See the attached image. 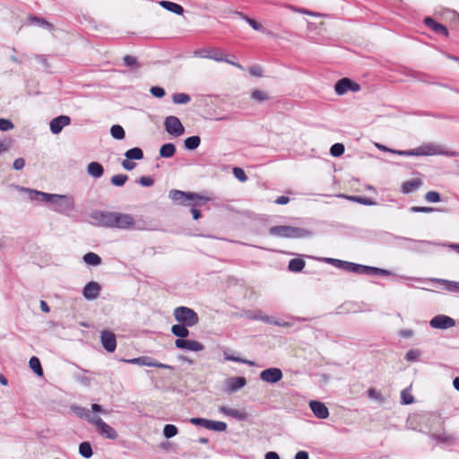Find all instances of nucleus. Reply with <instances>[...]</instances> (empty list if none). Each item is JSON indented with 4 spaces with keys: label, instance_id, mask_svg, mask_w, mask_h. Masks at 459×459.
I'll use <instances>...</instances> for the list:
<instances>
[{
    "label": "nucleus",
    "instance_id": "obj_1",
    "mask_svg": "<svg viewBox=\"0 0 459 459\" xmlns=\"http://www.w3.org/2000/svg\"><path fill=\"white\" fill-rule=\"evenodd\" d=\"M92 224L107 229L122 230H150L143 221H136L133 215L118 212L93 210L90 213Z\"/></svg>",
    "mask_w": 459,
    "mask_h": 459
},
{
    "label": "nucleus",
    "instance_id": "obj_2",
    "mask_svg": "<svg viewBox=\"0 0 459 459\" xmlns=\"http://www.w3.org/2000/svg\"><path fill=\"white\" fill-rule=\"evenodd\" d=\"M269 234L283 238H306L313 235L308 230L289 225L273 226L269 229Z\"/></svg>",
    "mask_w": 459,
    "mask_h": 459
},
{
    "label": "nucleus",
    "instance_id": "obj_3",
    "mask_svg": "<svg viewBox=\"0 0 459 459\" xmlns=\"http://www.w3.org/2000/svg\"><path fill=\"white\" fill-rule=\"evenodd\" d=\"M175 319L180 323L188 325L189 327H193L196 325L199 322V316L197 313L187 307H178L174 309L173 312Z\"/></svg>",
    "mask_w": 459,
    "mask_h": 459
},
{
    "label": "nucleus",
    "instance_id": "obj_4",
    "mask_svg": "<svg viewBox=\"0 0 459 459\" xmlns=\"http://www.w3.org/2000/svg\"><path fill=\"white\" fill-rule=\"evenodd\" d=\"M442 146L436 143H426L418 148L403 151V156H432L444 154Z\"/></svg>",
    "mask_w": 459,
    "mask_h": 459
},
{
    "label": "nucleus",
    "instance_id": "obj_5",
    "mask_svg": "<svg viewBox=\"0 0 459 459\" xmlns=\"http://www.w3.org/2000/svg\"><path fill=\"white\" fill-rule=\"evenodd\" d=\"M57 199H54L51 203V209L58 213H67L74 210V198L67 195H57Z\"/></svg>",
    "mask_w": 459,
    "mask_h": 459
},
{
    "label": "nucleus",
    "instance_id": "obj_6",
    "mask_svg": "<svg viewBox=\"0 0 459 459\" xmlns=\"http://www.w3.org/2000/svg\"><path fill=\"white\" fill-rule=\"evenodd\" d=\"M169 197L173 200L174 202L179 203V204H185L186 201L191 200H198L201 203L199 204H205L209 201L208 197L200 195L195 193L191 192H184L181 190L172 189L169 193Z\"/></svg>",
    "mask_w": 459,
    "mask_h": 459
},
{
    "label": "nucleus",
    "instance_id": "obj_7",
    "mask_svg": "<svg viewBox=\"0 0 459 459\" xmlns=\"http://www.w3.org/2000/svg\"><path fill=\"white\" fill-rule=\"evenodd\" d=\"M122 362L128 363V364H134L139 366H147V367H154L159 368H168V369H173L174 368L170 365L164 364L161 362L156 361L153 358L149 356H141L134 359H119Z\"/></svg>",
    "mask_w": 459,
    "mask_h": 459
},
{
    "label": "nucleus",
    "instance_id": "obj_8",
    "mask_svg": "<svg viewBox=\"0 0 459 459\" xmlns=\"http://www.w3.org/2000/svg\"><path fill=\"white\" fill-rule=\"evenodd\" d=\"M91 424L96 428L97 432L102 437L111 440H115L117 438L118 434L117 430L108 424H107L100 417L98 416L97 419L91 420Z\"/></svg>",
    "mask_w": 459,
    "mask_h": 459
},
{
    "label": "nucleus",
    "instance_id": "obj_9",
    "mask_svg": "<svg viewBox=\"0 0 459 459\" xmlns=\"http://www.w3.org/2000/svg\"><path fill=\"white\" fill-rule=\"evenodd\" d=\"M360 90V85L350 78L344 77L338 80L334 84L335 93L339 96L346 94L348 91L357 92Z\"/></svg>",
    "mask_w": 459,
    "mask_h": 459
},
{
    "label": "nucleus",
    "instance_id": "obj_10",
    "mask_svg": "<svg viewBox=\"0 0 459 459\" xmlns=\"http://www.w3.org/2000/svg\"><path fill=\"white\" fill-rule=\"evenodd\" d=\"M164 126L168 134L175 136H180L185 132L181 121L175 116L167 117L164 121Z\"/></svg>",
    "mask_w": 459,
    "mask_h": 459
},
{
    "label": "nucleus",
    "instance_id": "obj_11",
    "mask_svg": "<svg viewBox=\"0 0 459 459\" xmlns=\"http://www.w3.org/2000/svg\"><path fill=\"white\" fill-rule=\"evenodd\" d=\"M354 273L368 276H386L390 272L382 268L355 264Z\"/></svg>",
    "mask_w": 459,
    "mask_h": 459
},
{
    "label": "nucleus",
    "instance_id": "obj_12",
    "mask_svg": "<svg viewBox=\"0 0 459 459\" xmlns=\"http://www.w3.org/2000/svg\"><path fill=\"white\" fill-rule=\"evenodd\" d=\"M455 320L446 315H437L430 321L429 325L434 329L446 330L455 325Z\"/></svg>",
    "mask_w": 459,
    "mask_h": 459
},
{
    "label": "nucleus",
    "instance_id": "obj_13",
    "mask_svg": "<svg viewBox=\"0 0 459 459\" xmlns=\"http://www.w3.org/2000/svg\"><path fill=\"white\" fill-rule=\"evenodd\" d=\"M259 377L262 381L269 384H276L283 377L282 371L279 368H269L264 369Z\"/></svg>",
    "mask_w": 459,
    "mask_h": 459
},
{
    "label": "nucleus",
    "instance_id": "obj_14",
    "mask_svg": "<svg viewBox=\"0 0 459 459\" xmlns=\"http://www.w3.org/2000/svg\"><path fill=\"white\" fill-rule=\"evenodd\" d=\"M71 117L66 115H60L53 118L49 123L50 131L53 134H58L65 126L71 124Z\"/></svg>",
    "mask_w": 459,
    "mask_h": 459
},
{
    "label": "nucleus",
    "instance_id": "obj_15",
    "mask_svg": "<svg viewBox=\"0 0 459 459\" xmlns=\"http://www.w3.org/2000/svg\"><path fill=\"white\" fill-rule=\"evenodd\" d=\"M403 241L408 243L407 248L420 253H427L431 246L435 244L427 240H413L411 238H403Z\"/></svg>",
    "mask_w": 459,
    "mask_h": 459
},
{
    "label": "nucleus",
    "instance_id": "obj_16",
    "mask_svg": "<svg viewBox=\"0 0 459 459\" xmlns=\"http://www.w3.org/2000/svg\"><path fill=\"white\" fill-rule=\"evenodd\" d=\"M100 342L108 352L115 351L117 348V338L114 333L104 330L100 333Z\"/></svg>",
    "mask_w": 459,
    "mask_h": 459
},
{
    "label": "nucleus",
    "instance_id": "obj_17",
    "mask_svg": "<svg viewBox=\"0 0 459 459\" xmlns=\"http://www.w3.org/2000/svg\"><path fill=\"white\" fill-rule=\"evenodd\" d=\"M176 348L184 351H201L204 349V346L195 340L187 339H177L175 341Z\"/></svg>",
    "mask_w": 459,
    "mask_h": 459
},
{
    "label": "nucleus",
    "instance_id": "obj_18",
    "mask_svg": "<svg viewBox=\"0 0 459 459\" xmlns=\"http://www.w3.org/2000/svg\"><path fill=\"white\" fill-rule=\"evenodd\" d=\"M100 290L101 287L100 283L97 281H90L84 286L82 295L87 300H93L100 296Z\"/></svg>",
    "mask_w": 459,
    "mask_h": 459
},
{
    "label": "nucleus",
    "instance_id": "obj_19",
    "mask_svg": "<svg viewBox=\"0 0 459 459\" xmlns=\"http://www.w3.org/2000/svg\"><path fill=\"white\" fill-rule=\"evenodd\" d=\"M309 407L316 418L325 420L329 417V410L324 403L319 401H310Z\"/></svg>",
    "mask_w": 459,
    "mask_h": 459
},
{
    "label": "nucleus",
    "instance_id": "obj_20",
    "mask_svg": "<svg viewBox=\"0 0 459 459\" xmlns=\"http://www.w3.org/2000/svg\"><path fill=\"white\" fill-rule=\"evenodd\" d=\"M247 379L244 377H231L226 380V391L235 393L246 386Z\"/></svg>",
    "mask_w": 459,
    "mask_h": 459
},
{
    "label": "nucleus",
    "instance_id": "obj_21",
    "mask_svg": "<svg viewBox=\"0 0 459 459\" xmlns=\"http://www.w3.org/2000/svg\"><path fill=\"white\" fill-rule=\"evenodd\" d=\"M424 24L438 35L447 37L449 34L448 30L445 25L437 22L431 17H426L424 19Z\"/></svg>",
    "mask_w": 459,
    "mask_h": 459
},
{
    "label": "nucleus",
    "instance_id": "obj_22",
    "mask_svg": "<svg viewBox=\"0 0 459 459\" xmlns=\"http://www.w3.org/2000/svg\"><path fill=\"white\" fill-rule=\"evenodd\" d=\"M220 412L230 416L234 419H237L238 420H245L247 418V414L245 411H241L237 409L228 408L226 406H221L219 408Z\"/></svg>",
    "mask_w": 459,
    "mask_h": 459
},
{
    "label": "nucleus",
    "instance_id": "obj_23",
    "mask_svg": "<svg viewBox=\"0 0 459 459\" xmlns=\"http://www.w3.org/2000/svg\"><path fill=\"white\" fill-rule=\"evenodd\" d=\"M423 184L420 178H414L411 180L403 182V194H410L417 191Z\"/></svg>",
    "mask_w": 459,
    "mask_h": 459
},
{
    "label": "nucleus",
    "instance_id": "obj_24",
    "mask_svg": "<svg viewBox=\"0 0 459 459\" xmlns=\"http://www.w3.org/2000/svg\"><path fill=\"white\" fill-rule=\"evenodd\" d=\"M87 172L92 178H100L104 174V168L100 162L92 161L88 164Z\"/></svg>",
    "mask_w": 459,
    "mask_h": 459
},
{
    "label": "nucleus",
    "instance_id": "obj_25",
    "mask_svg": "<svg viewBox=\"0 0 459 459\" xmlns=\"http://www.w3.org/2000/svg\"><path fill=\"white\" fill-rule=\"evenodd\" d=\"M188 327L189 326L186 325L178 323L171 326V333L173 335L177 336L178 339H185L190 333Z\"/></svg>",
    "mask_w": 459,
    "mask_h": 459
},
{
    "label": "nucleus",
    "instance_id": "obj_26",
    "mask_svg": "<svg viewBox=\"0 0 459 459\" xmlns=\"http://www.w3.org/2000/svg\"><path fill=\"white\" fill-rule=\"evenodd\" d=\"M72 411L81 419H85L88 422L91 424V420L97 419L98 416L91 415L88 409L82 407L80 405H73L71 407Z\"/></svg>",
    "mask_w": 459,
    "mask_h": 459
},
{
    "label": "nucleus",
    "instance_id": "obj_27",
    "mask_svg": "<svg viewBox=\"0 0 459 459\" xmlns=\"http://www.w3.org/2000/svg\"><path fill=\"white\" fill-rule=\"evenodd\" d=\"M159 4L164 9H166L173 13H176L178 15H181L184 13V8L180 4H176L174 2L162 0Z\"/></svg>",
    "mask_w": 459,
    "mask_h": 459
},
{
    "label": "nucleus",
    "instance_id": "obj_28",
    "mask_svg": "<svg viewBox=\"0 0 459 459\" xmlns=\"http://www.w3.org/2000/svg\"><path fill=\"white\" fill-rule=\"evenodd\" d=\"M432 281H437L442 284L449 292L459 293V281L443 280V279H431Z\"/></svg>",
    "mask_w": 459,
    "mask_h": 459
},
{
    "label": "nucleus",
    "instance_id": "obj_29",
    "mask_svg": "<svg viewBox=\"0 0 459 459\" xmlns=\"http://www.w3.org/2000/svg\"><path fill=\"white\" fill-rule=\"evenodd\" d=\"M176 152V146L172 143H164L160 146L159 153L161 158H171Z\"/></svg>",
    "mask_w": 459,
    "mask_h": 459
},
{
    "label": "nucleus",
    "instance_id": "obj_30",
    "mask_svg": "<svg viewBox=\"0 0 459 459\" xmlns=\"http://www.w3.org/2000/svg\"><path fill=\"white\" fill-rule=\"evenodd\" d=\"M125 157L131 160H140L143 159V152L140 147H134L125 152Z\"/></svg>",
    "mask_w": 459,
    "mask_h": 459
},
{
    "label": "nucleus",
    "instance_id": "obj_31",
    "mask_svg": "<svg viewBox=\"0 0 459 459\" xmlns=\"http://www.w3.org/2000/svg\"><path fill=\"white\" fill-rule=\"evenodd\" d=\"M201 143V138L198 135L189 136L185 139L184 146L188 151H194L199 147Z\"/></svg>",
    "mask_w": 459,
    "mask_h": 459
},
{
    "label": "nucleus",
    "instance_id": "obj_32",
    "mask_svg": "<svg viewBox=\"0 0 459 459\" xmlns=\"http://www.w3.org/2000/svg\"><path fill=\"white\" fill-rule=\"evenodd\" d=\"M82 260L85 264L93 265V266H98L102 262L101 257L93 252L86 253L83 255Z\"/></svg>",
    "mask_w": 459,
    "mask_h": 459
},
{
    "label": "nucleus",
    "instance_id": "obj_33",
    "mask_svg": "<svg viewBox=\"0 0 459 459\" xmlns=\"http://www.w3.org/2000/svg\"><path fill=\"white\" fill-rule=\"evenodd\" d=\"M29 367L39 377H42L44 372L40 360L36 356H32L29 360Z\"/></svg>",
    "mask_w": 459,
    "mask_h": 459
},
{
    "label": "nucleus",
    "instance_id": "obj_34",
    "mask_svg": "<svg viewBox=\"0 0 459 459\" xmlns=\"http://www.w3.org/2000/svg\"><path fill=\"white\" fill-rule=\"evenodd\" d=\"M305 261L301 258H293L289 262L288 269L293 273H299L305 267Z\"/></svg>",
    "mask_w": 459,
    "mask_h": 459
},
{
    "label": "nucleus",
    "instance_id": "obj_35",
    "mask_svg": "<svg viewBox=\"0 0 459 459\" xmlns=\"http://www.w3.org/2000/svg\"><path fill=\"white\" fill-rule=\"evenodd\" d=\"M79 454L82 457L89 459L92 456L93 451L90 442L83 441L79 445Z\"/></svg>",
    "mask_w": 459,
    "mask_h": 459
},
{
    "label": "nucleus",
    "instance_id": "obj_36",
    "mask_svg": "<svg viewBox=\"0 0 459 459\" xmlns=\"http://www.w3.org/2000/svg\"><path fill=\"white\" fill-rule=\"evenodd\" d=\"M110 134L116 140H123L126 137V132L120 125H114L110 128Z\"/></svg>",
    "mask_w": 459,
    "mask_h": 459
},
{
    "label": "nucleus",
    "instance_id": "obj_37",
    "mask_svg": "<svg viewBox=\"0 0 459 459\" xmlns=\"http://www.w3.org/2000/svg\"><path fill=\"white\" fill-rule=\"evenodd\" d=\"M30 22L32 24L46 28L49 30L53 29V25L50 22H48L47 20H45L44 18H41V17L32 15L30 17Z\"/></svg>",
    "mask_w": 459,
    "mask_h": 459
},
{
    "label": "nucleus",
    "instance_id": "obj_38",
    "mask_svg": "<svg viewBox=\"0 0 459 459\" xmlns=\"http://www.w3.org/2000/svg\"><path fill=\"white\" fill-rule=\"evenodd\" d=\"M411 212H423V213H430L434 212H444V209L435 208V207H427V206H411L409 208Z\"/></svg>",
    "mask_w": 459,
    "mask_h": 459
},
{
    "label": "nucleus",
    "instance_id": "obj_39",
    "mask_svg": "<svg viewBox=\"0 0 459 459\" xmlns=\"http://www.w3.org/2000/svg\"><path fill=\"white\" fill-rule=\"evenodd\" d=\"M237 13L243 20H245L255 30H257V31H263L264 30L263 25L260 24L259 22H257L256 21H255L254 19L247 16L246 14H244L243 13H240V12H238Z\"/></svg>",
    "mask_w": 459,
    "mask_h": 459
},
{
    "label": "nucleus",
    "instance_id": "obj_40",
    "mask_svg": "<svg viewBox=\"0 0 459 459\" xmlns=\"http://www.w3.org/2000/svg\"><path fill=\"white\" fill-rule=\"evenodd\" d=\"M22 192H25L28 194L29 195V198L31 200V201H36V202H40L41 200V197L39 195H42V192L41 191H39V190H35V189H31V188H28V187H21L20 189Z\"/></svg>",
    "mask_w": 459,
    "mask_h": 459
},
{
    "label": "nucleus",
    "instance_id": "obj_41",
    "mask_svg": "<svg viewBox=\"0 0 459 459\" xmlns=\"http://www.w3.org/2000/svg\"><path fill=\"white\" fill-rule=\"evenodd\" d=\"M128 180V176L126 175V174H118V175H114L111 179H110V182L113 186H122L126 184V182Z\"/></svg>",
    "mask_w": 459,
    "mask_h": 459
},
{
    "label": "nucleus",
    "instance_id": "obj_42",
    "mask_svg": "<svg viewBox=\"0 0 459 459\" xmlns=\"http://www.w3.org/2000/svg\"><path fill=\"white\" fill-rule=\"evenodd\" d=\"M175 104H187L191 100V97L186 93H175L172 96Z\"/></svg>",
    "mask_w": 459,
    "mask_h": 459
},
{
    "label": "nucleus",
    "instance_id": "obj_43",
    "mask_svg": "<svg viewBox=\"0 0 459 459\" xmlns=\"http://www.w3.org/2000/svg\"><path fill=\"white\" fill-rule=\"evenodd\" d=\"M216 432H223L227 429V424L223 421L210 420L209 429Z\"/></svg>",
    "mask_w": 459,
    "mask_h": 459
},
{
    "label": "nucleus",
    "instance_id": "obj_44",
    "mask_svg": "<svg viewBox=\"0 0 459 459\" xmlns=\"http://www.w3.org/2000/svg\"><path fill=\"white\" fill-rule=\"evenodd\" d=\"M178 432V428L173 424H166L163 429V436L166 438H171L175 437Z\"/></svg>",
    "mask_w": 459,
    "mask_h": 459
},
{
    "label": "nucleus",
    "instance_id": "obj_45",
    "mask_svg": "<svg viewBox=\"0 0 459 459\" xmlns=\"http://www.w3.org/2000/svg\"><path fill=\"white\" fill-rule=\"evenodd\" d=\"M344 151V145L341 143H336L331 146L330 154L333 157H340L343 154Z\"/></svg>",
    "mask_w": 459,
    "mask_h": 459
},
{
    "label": "nucleus",
    "instance_id": "obj_46",
    "mask_svg": "<svg viewBox=\"0 0 459 459\" xmlns=\"http://www.w3.org/2000/svg\"><path fill=\"white\" fill-rule=\"evenodd\" d=\"M251 98L257 102H263L269 100L268 94L261 90H255L252 91Z\"/></svg>",
    "mask_w": 459,
    "mask_h": 459
},
{
    "label": "nucleus",
    "instance_id": "obj_47",
    "mask_svg": "<svg viewBox=\"0 0 459 459\" xmlns=\"http://www.w3.org/2000/svg\"><path fill=\"white\" fill-rule=\"evenodd\" d=\"M347 198L351 201H353V202H356V203H359V204H364V205L374 204V202L370 198L366 197V196L350 195V196H347Z\"/></svg>",
    "mask_w": 459,
    "mask_h": 459
},
{
    "label": "nucleus",
    "instance_id": "obj_48",
    "mask_svg": "<svg viewBox=\"0 0 459 459\" xmlns=\"http://www.w3.org/2000/svg\"><path fill=\"white\" fill-rule=\"evenodd\" d=\"M425 200L428 203H438L441 201V195L437 191H429L424 195Z\"/></svg>",
    "mask_w": 459,
    "mask_h": 459
},
{
    "label": "nucleus",
    "instance_id": "obj_49",
    "mask_svg": "<svg viewBox=\"0 0 459 459\" xmlns=\"http://www.w3.org/2000/svg\"><path fill=\"white\" fill-rule=\"evenodd\" d=\"M210 420H208V419L196 417V418H191L189 420V422L193 425L201 426V427H204L208 429L209 425H210Z\"/></svg>",
    "mask_w": 459,
    "mask_h": 459
},
{
    "label": "nucleus",
    "instance_id": "obj_50",
    "mask_svg": "<svg viewBox=\"0 0 459 459\" xmlns=\"http://www.w3.org/2000/svg\"><path fill=\"white\" fill-rule=\"evenodd\" d=\"M421 355V352L420 350H417V349H413V350H410L406 355H405V359L406 360L408 361H411V362H413V361H417L419 360L420 357Z\"/></svg>",
    "mask_w": 459,
    "mask_h": 459
},
{
    "label": "nucleus",
    "instance_id": "obj_51",
    "mask_svg": "<svg viewBox=\"0 0 459 459\" xmlns=\"http://www.w3.org/2000/svg\"><path fill=\"white\" fill-rule=\"evenodd\" d=\"M123 61H124V65L126 66L132 67V68L139 67V64H138L135 56H129V55L125 56L123 58Z\"/></svg>",
    "mask_w": 459,
    "mask_h": 459
},
{
    "label": "nucleus",
    "instance_id": "obj_52",
    "mask_svg": "<svg viewBox=\"0 0 459 459\" xmlns=\"http://www.w3.org/2000/svg\"><path fill=\"white\" fill-rule=\"evenodd\" d=\"M225 359L226 360H230V361H234V362H238V363L246 364V365H250V366L254 365V362L251 361V360H248V359H242L240 357H236L234 355H228L226 353H225Z\"/></svg>",
    "mask_w": 459,
    "mask_h": 459
},
{
    "label": "nucleus",
    "instance_id": "obj_53",
    "mask_svg": "<svg viewBox=\"0 0 459 459\" xmlns=\"http://www.w3.org/2000/svg\"><path fill=\"white\" fill-rule=\"evenodd\" d=\"M233 175L236 178H238L240 182H246L247 180V176L243 169L235 167L233 169Z\"/></svg>",
    "mask_w": 459,
    "mask_h": 459
},
{
    "label": "nucleus",
    "instance_id": "obj_54",
    "mask_svg": "<svg viewBox=\"0 0 459 459\" xmlns=\"http://www.w3.org/2000/svg\"><path fill=\"white\" fill-rule=\"evenodd\" d=\"M14 127L13 123L7 118H0V131H9Z\"/></svg>",
    "mask_w": 459,
    "mask_h": 459
},
{
    "label": "nucleus",
    "instance_id": "obj_55",
    "mask_svg": "<svg viewBox=\"0 0 459 459\" xmlns=\"http://www.w3.org/2000/svg\"><path fill=\"white\" fill-rule=\"evenodd\" d=\"M411 385L403 389V404H411L414 402V398L411 394Z\"/></svg>",
    "mask_w": 459,
    "mask_h": 459
},
{
    "label": "nucleus",
    "instance_id": "obj_56",
    "mask_svg": "<svg viewBox=\"0 0 459 459\" xmlns=\"http://www.w3.org/2000/svg\"><path fill=\"white\" fill-rule=\"evenodd\" d=\"M356 263L341 260L339 269L346 272L354 273V267Z\"/></svg>",
    "mask_w": 459,
    "mask_h": 459
},
{
    "label": "nucleus",
    "instance_id": "obj_57",
    "mask_svg": "<svg viewBox=\"0 0 459 459\" xmlns=\"http://www.w3.org/2000/svg\"><path fill=\"white\" fill-rule=\"evenodd\" d=\"M150 92L155 98H162L166 94L165 90L160 86H152L150 90Z\"/></svg>",
    "mask_w": 459,
    "mask_h": 459
},
{
    "label": "nucleus",
    "instance_id": "obj_58",
    "mask_svg": "<svg viewBox=\"0 0 459 459\" xmlns=\"http://www.w3.org/2000/svg\"><path fill=\"white\" fill-rule=\"evenodd\" d=\"M39 195L41 197L40 202L48 204L49 205L51 204V203L53 202L54 199L58 198V197H56V194H48V193H45V192H42V195Z\"/></svg>",
    "mask_w": 459,
    "mask_h": 459
},
{
    "label": "nucleus",
    "instance_id": "obj_59",
    "mask_svg": "<svg viewBox=\"0 0 459 459\" xmlns=\"http://www.w3.org/2000/svg\"><path fill=\"white\" fill-rule=\"evenodd\" d=\"M246 316L249 319H256V320H262L264 322H269L268 316H260L256 314L255 311L248 310L246 312Z\"/></svg>",
    "mask_w": 459,
    "mask_h": 459
},
{
    "label": "nucleus",
    "instance_id": "obj_60",
    "mask_svg": "<svg viewBox=\"0 0 459 459\" xmlns=\"http://www.w3.org/2000/svg\"><path fill=\"white\" fill-rule=\"evenodd\" d=\"M12 146V141L11 139H3L0 140V154L9 151V149Z\"/></svg>",
    "mask_w": 459,
    "mask_h": 459
},
{
    "label": "nucleus",
    "instance_id": "obj_61",
    "mask_svg": "<svg viewBox=\"0 0 459 459\" xmlns=\"http://www.w3.org/2000/svg\"><path fill=\"white\" fill-rule=\"evenodd\" d=\"M137 182L143 186L149 187L154 184V179L151 177L143 176V177L139 178Z\"/></svg>",
    "mask_w": 459,
    "mask_h": 459
},
{
    "label": "nucleus",
    "instance_id": "obj_62",
    "mask_svg": "<svg viewBox=\"0 0 459 459\" xmlns=\"http://www.w3.org/2000/svg\"><path fill=\"white\" fill-rule=\"evenodd\" d=\"M249 73L255 77L263 76V69L259 65H253L249 68Z\"/></svg>",
    "mask_w": 459,
    "mask_h": 459
},
{
    "label": "nucleus",
    "instance_id": "obj_63",
    "mask_svg": "<svg viewBox=\"0 0 459 459\" xmlns=\"http://www.w3.org/2000/svg\"><path fill=\"white\" fill-rule=\"evenodd\" d=\"M25 166V160L23 158H17L14 160L13 167L15 170H21Z\"/></svg>",
    "mask_w": 459,
    "mask_h": 459
},
{
    "label": "nucleus",
    "instance_id": "obj_64",
    "mask_svg": "<svg viewBox=\"0 0 459 459\" xmlns=\"http://www.w3.org/2000/svg\"><path fill=\"white\" fill-rule=\"evenodd\" d=\"M121 165L126 170H132L136 166V164L134 161H132L131 160H127L126 158L122 161Z\"/></svg>",
    "mask_w": 459,
    "mask_h": 459
}]
</instances>
